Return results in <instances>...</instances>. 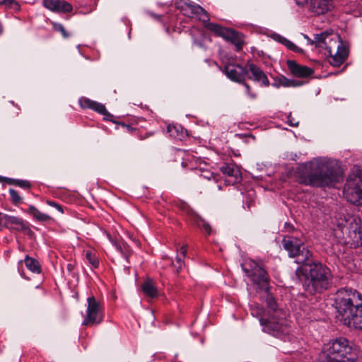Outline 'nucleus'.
I'll return each instance as SVG.
<instances>
[{
	"mask_svg": "<svg viewBox=\"0 0 362 362\" xmlns=\"http://www.w3.org/2000/svg\"><path fill=\"white\" fill-rule=\"evenodd\" d=\"M282 245L289 257L296 258L295 262L300 264L296 270V275L305 291L315 295L328 289L332 279L331 271L315 259L312 251L293 237L284 238Z\"/></svg>",
	"mask_w": 362,
	"mask_h": 362,
	"instance_id": "f257e3e1",
	"label": "nucleus"
},
{
	"mask_svg": "<svg viewBox=\"0 0 362 362\" xmlns=\"http://www.w3.org/2000/svg\"><path fill=\"white\" fill-rule=\"evenodd\" d=\"M339 321L351 329H362V294L352 288H341L334 296Z\"/></svg>",
	"mask_w": 362,
	"mask_h": 362,
	"instance_id": "f03ea898",
	"label": "nucleus"
},
{
	"mask_svg": "<svg viewBox=\"0 0 362 362\" xmlns=\"http://www.w3.org/2000/svg\"><path fill=\"white\" fill-rule=\"evenodd\" d=\"M299 174L300 183L316 187H334L343 180L339 168L318 160L306 164Z\"/></svg>",
	"mask_w": 362,
	"mask_h": 362,
	"instance_id": "7ed1b4c3",
	"label": "nucleus"
},
{
	"mask_svg": "<svg viewBox=\"0 0 362 362\" xmlns=\"http://www.w3.org/2000/svg\"><path fill=\"white\" fill-rule=\"evenodd\" d=\"M311 45L325 49V54L328 57L329 64L333 66L341 65L348 57V50L341 41L340 37L327 32L315 34Z\"/></svg>",
	"mask_w": 362,
	"mask_h": 362,
	"instance_id": "20e7f679",
	"label": "nucleus"
},
{
	"mask_svg": "<svg viewBox=\"0 0 362 362\" xmlns=\"http://www.w3.org/2000/svg\"><path fill=\"white\" fill-rule=\"evenodd\" d=\"M263 298H264L270 315L268 320L263 318L259 319L260 324L263 327V331L273 335H278L280 333L286 332V313L278 308L274 296L269 291L268 287H267L264 291Z\"/></svg>",
	"mask_w": 362,
	"mask_h": 362,
	"instance_id": "39448f33",
	"label": "nucleus"
},
{
	"mask_svg": "<svg viewBox=\"0 0 362 362\" xmlns=\"http://www.w3.org/2000/svg\"><path fill=\"white\" fill-rule=\"evenodd\" d=\"M358 351L344 337H339L328 343L320 356L319 362H342L349 358L358 357Z\"/></svg>",
	"mask_w": 362,
	"mask_h": 362,
	"instance_id": "423d86ee",
	"label": "nucleus"
},
{
	"mask_svg": "<svg viewBox=\"0 0 362 362\" xmlns=\"http://www.w3.org/2000/svg\"><path fill=\"white\" fill-rule=\"evenodd\" d=\"M344 193L347 200L355 204L362 205V170H357L346 180Z\"/></svg>",
	"mask_w": 362,
	"mask_h": 362,
	"instance_id": "0eeeda50",
	"label": "nucleus"
},
{
	"mask_svg": "<svg viewBox=\"0 0 362 362\" xmlns=\"http://www.w3.org/2000/svg\"><path fill=\"white\" fill-rule=\"evenodd\" d=\"M87 309L83 326H94L100 324L104 318V308L102 302L98 300L94 296L87 298Z\"/></svg>",
	"mask_w": 362,
	"mask_h": 362,
	"instance_id": "6e6552de",
	"label": "nucleus"
},
{
	"mask_svg": "<svg viewBox=\"0 0 362 362\" xmlns=\"http://www.w3.org/2000/svg\"><path fill=\"white\" fill-rule=\"evenodd\" d=\"M243 269L252 282L260 288L267 287L269 281V276L265 269L255 262L250 260L245 262L243 264Z\"/></svg>",
	"mask_w": 362,
	"mask_h": 362,
	"instance_id": "1a4fd4ad",
	"label": "nucleus"
},
{
	"mask_svg": "<svg viewBox=\"0 0 362 362\" xmlns=\"http://www.w3.org/2000/svg\"><path fill=\"white\" fill-rule=\"evenodd\" d=\"M224 73L228 78L237 83H243L247 91V94L252 98H256V94L250 93V86L245 83L248 71L246 68L238 64H227L224 66Z\"/></svg>",
	"mask_w": 362,
	"mask_h": 362,
	"instance_id": "9d476101",
	"label": "nucleus"
},
{
	"mask_svg": "<svg viewBox=\"0 0 362 362\" xmlns=\"http://www.w3.org/2000/svg\"><path fill=\"white\" fill-rule=\"evenodd\" d=\"M225 177V182L228 185H233L242 180V173L238 166L235 164H225L220 168Z\"/></svg>",
	"mask_w": 362,
	"mask_h": 362,
	"instance_id": "9b49d317",
	"label": "nucleus"
},
{
	"mask_svg": "<svg viewBox=\"0 0 362 362\" xmlns=\"http://www.w3.org/2000/svg\"><path fill=\"white\" fill-rule=\"evenodd\" d=\"M42 5L54 13H67L73 11V6L64 0H42Z\"/></svg>",
	"mask_w": 362,
	"mask_h": 362,
	"instance_id": "f8f14e48",
	"label": "nucleus"
},
{
	"mask_svg": "<svg viewBox=\"0 0 362 362\" xmlns=\"http://www.w3.org/2000/svg\"><path fill=\"white\" fill-rule=\"evenodd\" d=\"M79 104L82 108H89L103 115L105 119L110 120V117H113V115L107 112L105 106L102 103L83 97L79 99Z\"/></svg>",
	"mask_w": 362,
	"mask_h": 362,
	"instance_id": "ddd939ff",
	"label": "nucleus"
},
{
	"mask_svg": "<svg viewBox=\"0 0 362 362\" xmlns=\"http://www.w3.org/2000/svg\"><path fill=\"white\" fill-rule=\"evenodd\" d=\"M333 8L332 0H310L309 10L316 15H322Z\"/></svg>",
	"mask_w": 362,
	"mask_h": 362,
	"instance_id": "4468645a",
	"label": "nucleus"
},
{
	"mask_svg": "<svg viewBox=\"0 0 362 362\" xmlns=\"http://www.w3.org/2000/svg\"><path fill=\"white\" fill-rule=\"evenodd\" d=\"M182 11L184 14L189 17L197 16L203 21L209 20L206 11L199 5L185 3Z\"/></svg>",
	"mask_w": 362,
	"mask_h": 362,
	"instance_id": "2eb2a0df",
	"label": "nucleus"
},
{
	"mask_svg": "<svg viewBox=\"0 0 362 362\" xmlns=\"http://www.w3.org/2000/svg\"><path fill=\"white\" fill-rule=\"evenodd\" d=\"M287 65L291 74L296 77L306 78L314 73L313 69L298 64L293 60H288Z\"/></svg>",
	"mask_w": 362,
	"mask_h": 362,
	"instance_id": "dca6fc26",
	"label": "nucleus"
},
{
	"mask_svg": "<svg viewBox=\"0 0 362 362\" xmlns=\"http://www.w3.org/2000/svg\"><path fill=\"white\" fill-rule=\"evenodd\" d=\"M190 35L193 40V45L203 49L208 48V44L211 42V38L202 30L198 28H192Z\"/></svg>",
	"mask_w": 362,
	"mask_h": 362,
	"instance_id": "f3484780",
	"label": "nucleus"
},
{
	"mask_svg": "<svg viewBox=\"0 0 362 362\" xmlns=\"http://www.w3.org/2000/svg\"><path fill=\"white\" fill-rule=\"evenodd\" d=\"M248 69L252 76H249L248 78L253 80L256 82L261 83L262 86H268L269 85V79L264 71L254 64H250L248 66Z\"/></svg>",
	"mask_w": 362,
	"mask_h": 362,
	"instance_id": "a211bd4d",
	"label": "nucleus"
},
{
	"mask_svg": "<svg viewBox=\"0 0 362 362\" xmlns=\"http://www.w3.org/2000/svg\"><path fill=\"white\" fill-rule=\"evenodd\" d=\"M8 222L6 228L18 230V231H26L31 232L28 223L21 218L9 216L8 218Z\"/></svg>",
	"mask_w": 362,
	"mask_h": 362,
	"instance_id": "6ab92c4d",
	"label": "nucleus"
},
{
	"mask_svg": "<svg viewBox=\"0 0 362 362\" xmlns=\"http://www.w3.org/2000/svg\"><path fill=\"white\" fill-rule=\"evenodd\" d=\"M223 39L233 44L236 47L237 50L241 49L244 45L243 36L234 30L228 29Z\"/></svg>",
	"mask_w": 362,
	"mask_h": 362,
	"instance_id": "aec40b11",
	"label": "nucleus"
},
{
	"mask_svg": "<svg viewBox=\"0 0 362 362\" xmlns=\"http://www.w3.org/2000/svg\"><path fill=\"white\" fill-rule=\"evenodd\" d=\"M303 81L296 79H288L284 76L276 77L272 86L276 88L283 87H298L303 86Z\"/></svg>",
	"mask_w": 362,
	"mask_h": 362,
	"instance_id": "412c9836",
	"label": "nucleus"
},
{
	"mask_svg": "<svg viewBox=\"0 0 362 362\" xmlns=\"http://www.w3.org/2000/svg\"><path fill=\"white\" fill-rule=\"evenodd\" d=\"M187 255V247L186 245H182L180 247V253L177 255L175 261L172 262V266L175 268V271L176 273H179L182 267L185 266V262L183 259Z\"/></svg>",
	"mask_w": 362,
	"mask_h": 362,
	"instance_id": "4be33fe9",
	"label": "nucleus"
},
{
	"mask_svg": "<svg viewBox=\"0 0 362 362\" xmlns=\"http://www.w3.org/2000/svg\"><path fill=\"white\" fill-rule=\"evenodd\" d=\"M25 211L33 216V217L37 221L45 222L51 219V217L49 215L42 213L32 205L30 206L27 210H25Z\"/></svg>",
	"mask_w": 362,
	"mask_h": 362,
	"instance_id": "5701e85b",
	"label": "nucleus"
},
{
	"mask_svg": "<svg viewBox=\"0 0 362 362\" xmlns=\"http://www.w3.org/2000/svg\"><path fill=\"white\" fill-rule=\"evenodd\" d=\"M142 290L145 295L149 298H153L157 296L158 290L153 282L150 279L144 281L142 285Z\"/></svg>",
	"mask_w": 362,
	"mask_h": 362,
	"instance_id": "b1692460",
	"label": "nucleus"
},
{
	"mask_svg": "<svg viewBox=\"0 0 362 362\" xmlns=\"http://www.w3.org/2000/svg\"><path fill=\"white\" fill-rule=\"evenodd\" d=\"M26 267L31 272L37 274L41 272L40 264L37 260L27 255L25 258Z\"/></svg>",
	"mask_w": 362,
	"mask_h": 362,
	"instance_id": "393cba45",
	"label": "nucleus"
},
{
	"mask_svg": "<svg viewBox=\"0 0 362 362\" xmlns=\"http://www.w3.org/2000/svg\"><path fill=\"white\" fill-rule=\"evenodd\" d=\"M206 28L210 31L216 34L218 36H221L223 38L224 37L227 30H228V28H223L220 25L214 23H208L206 25Z\"/></svg>",
	"mask_w": 362,
	"mask_h": 362,
	"instance_id": "a878e982",
	"label": "nucleus"
},
{
	"mask_svg": "<svg viewBox=\"0 0 362 362\" xmlns=\"http://www.w3.org/2000/svg\"><path fill=\"white\" fill-rule=\"evenodd\" d=\"M279 42L283 44L284 46H286L288 49L296 52V53H303V49L298 47H297L293 42L290 41L289 40L281 37L279 38Z\"/></svg>",
	"mask_w": 362,
	"mask_h": 362,
	"instance_id": "bb28decb",
	"label": "nucleus"
},
{
	"mask_svg": "<svg viewBox=\"0 0 362 362\" xmlns=\"http://www.w3.org/2000/svg\"><path fill=\"white\" fill-rule=\"evenodd\" d=\"M7 182L11 185H15L23 189H29L31 187L30 182L28 180L7 179Z\"/></svg>",
	"mask_w": 362,
	"mask_h": 362,
	"instance_id": "cd10ccee",
	"label": "nucleus"
},
{
	"mask_svg": "<svg viewBox=\"0 0 362 362\" xmlns=\"http://www.w3.org/2000/svg\"><path fill=\"white\" fill-rule=\"evenodd\" d=\"M86 257L89 263L94 267L97 268L99 266V259L94 252L90 250L86 251Z\"/></svg>",
	"mask_w": 362,
	"mask_h": 362,
	"instance_id": "c85d7f7f",
	"label": "nucleus"
},
{
	"mask_svg": "<svg viewBox=\"0 0 362 362\" xmlns=\"http://www.w3.org/2000/svg\"><path fill=\"white\" fill-rule=\"evenodd\" d=\"M9 194L11 196V199L13 204L18 205L20 203L22 202L23 199L19 195L18 192L16 190L13 189H10Z\"/></svg>",
	"mask_w": 362,
	"mask_h": 362,
	"instance_id": "c756f323",
	"label": "nucleus"
},
{
	"mask_svg": "<svg viewBox=\"0 0 362 362\" xmlns=\"http://www.w3.org/2000/svg\"><path fill=\"white\" fill-rule=\"evenodd\" d=\"M53 28L54 29V30L61 33L63 37L64 38H68L70 36V35L66 32L64 25L61 23H53Z\"/></svg>",
	"mask_w": 362,
	"mask_h": 362,
	"instance_id": "7c9ffc66",
	"label": "nucleus"
},
{
	"mask_svg": "<svg viewBox=\"0 0 362 362\" xmlns=\"http://www.w3.org/2000/svg\"><path fill=\"white\" fill-rule=\"evenodd\" d=\"M199 226L206 233L207 235H210L211 233V226L204 220L201 219L199 223Z\"/></svg>",
	"mask_w": 362,
	"mask_h": 362,
	"instance_id": "2f4dec72",
	"label": "nucleus"
},
{
	"mask_svg": "<svg viewBox=\"0 0 362 362\" xmlns=\"http://www.w3.org/2000/svg\"><path fill=\"white\" fill-rule=\"evenodd\" d=\"M252 314L253 315H256L257 317L262 316V315L264 313V309L262 306L259 305H254L252 308Z\"/></svg>",
	"mask_w": 362,
	"mask_h": 362,
	"instance_id": "473e14b6",
	"label": "nucleus"
},
{
	"mask_svg": "<svg viewBox=\"0 0 362 362\" xmlns=\"http://www.w3.org/2000/svg\"><path fill=\"white\" fill-rule=\"evenodd\" d=\"M8 218H9V215L0 213V225L6 227L8 220Z\"/></svg>",
	"mask_w": 362,
	"mask_h": 362,
	"instance_id": "72a5a7b5",
	"label": "nucleus"
},
{
	"mask_svg": "<svg viewBox=\"0 0 362 362\" xmlns=\"http://www.w3.org/2000/svg\"><path fill=\"white\" fill-rule=\"evenodd\" d=\"M288 122L289 125L292 127H298L299 124V122L296 120L295 118H293L291 116V114H289V115L288 116Z\"/></svg>",
	"mask_w": 362,
	"mask_h": 362,
	"instance_id": "f704fd0d",
	"label": "nucleus"
},
{
	"mask_svg": "<svg viewBox=\"0 0 362 362\" xmlns=\"http://www.w3.org/2000/svg\"><path fill=\"white\" fill-rule=\"evenodd\" d=\"M202 176H203L204 178H206L208 180H211V178H213L214 180H216V176L213 173H211L209 171L203 172V174H202Z\"/></svg>",
	"mask_w": 362,
	"mask_h": 362,
	"instance_id": "c9c22d12",
	"label": "nucleus"
},
{
	"mask_svg": "<svg viewBox=\"0 0 362 362\" xmlns=\"http://www.w3.org/2000/svg\"><path fill=\"white\" fill-rule=\"evenodd\" d=\"M47 204L51 206L57 208L59 211L63 212L62 206L59 205L58 203L50 200H47Z\"/></svg>",
	"mask_w": 362,
	"mask_h": 362,
	"instance_id": "e433bc0d",
	"label": "nucleus"
},
{
	"mask_svg": "<svg viewBox=\"0 0 362 362\" xmlns=\"http://www.w3.org/2000/svg\"><path fill=\"white\" fill-rule=\"evenodd\" d=\"M3 4H8L9 6H12L13 4L18 6L15 0H4Z\"/></svg>",
	"mask_w": 362,
	"mask_h": 362,
	"instance_id": "4c0bfd02",
	"label": "nucleus"
},
{
	"mask_svg": "<svg viewBox=\"0 0 362 362\" xmlns=\"http://www.w3.org/2000/svg\"><path fill=\"white\" fill-rule=\"evenodd\" d=\"M180 206V208L182 210H183V211H185L188 212V211H189V206H187V204H185V203H181V204H180V206Z\"/></svg>",
	"mask_w": 362,
	"mask_h": 362,
	"instance_id": "58836bf2",
	"label": "nucleus"
},
{
	"mask_svg": "<svg viewBox=\"0 0 362 362\" xmlns=\"http://www.w3.org/2000/svg\"><path fill=\"white\" fill-rule=\"evenodd\" d=\"M112 117H110V121H112ZM112 122H113L114 123H115V124H118V125H120L121 127H124V128H125V127H127V124H126L125 123L122 122H117L113 121V120H112Z\"/></svg>",
	"mask_w": 362,
	"mask_h": 362,
	"instance_id": "ea45409f",
	"label": "nucleus"
},
{
	"mask_svg": "<svg viewBox=\"0 0 362 362\" xmlns=\"http://www.w3.org/2000/svg\"><path fill=\"white\" fill-rule=\"evenodd\" d=\"M342 362H359L357 360V357L349 358L348 360L342 361Z\"/></svg>",
	"mask_w": 362,
	"mask_h": 362,
	"instance_id": "a19ab883",
	"label": "nucleus"
},
{
	"mask_svg": "<svg viewBox=\"0 0 362 362\" xmlns=\"http://www.w3.org/2000/svg\"><path fill=\"white\" fill-rule=\"evenodd\" d=\"M125 129H127V131L128 132H132L133 131H135L136 129L135 128H133L132 127H131L130 125L127 124V127H125Z\"/></svg>",
	"mask_w": 362,
	"mask_h": 362,
	"instance_id": "79ce46f5",
	"label": "nucleus"
},
{
	"mask_svg": "<svg viewBox=\"0 0 362 362\" xmlns=\"http://www.w3.org/2000/svg\"><path fill=\"white\" fill-rule=\"evenodd\" d=\"M175 127H171V126H168L167 129H168V132L171 134L172 132L175 129Z\"/></svg>",
	"mask_w": 362,
	"mask_h": 362,
	"instance_id": "37998d69",
	"label": "nucleus"
},
{
	"mask_svg": "<svg viewBox=\"0 0 362 362\" xmlns=\"http://www.w3.org/2000/svg\"><path fill=\"white\" fill-rule=\"evenodd\" d=\"M7 179H8V178H4V177H3L0 176V182H3V180H7Z\"/></svg>",
	"mask_w": 362,
	"mask_h": 362,
	"instance_id": "c03bdc74",
	"label": "nucleus"
},
{
	"mask_svg": "<svg viewBox=\"0 0 362 362\" xmlns=\"http://www.w3.org/2000/svg\"><path fill=\"white\" fill-rule=\"evenodd\" d=\"M67 267H68V269H69V271H71V270L72 269V266H71V264H68V266H67Z\"/></svg>",
	"mask_w": 362,
	"mask_h": 362,
	"instance_id": "a18cd8bd",
	"label": "nucleus"
},
{
	"mask_svg": "<svg viewBox=\"0 0 362 362\" xmlns=\"http://www.w3.org/2000/svg\"><path fill=\"white\" fill-rule=\"evenodd\" d=\"M3 27L2 25L0 23V34L2 33Z\"/></svg>",
	"mask_w": 362,
	"mask_h": 362,
	"instance_id": "49530a36",
	"label": "nucleus"
},
{
	"mask_svg": "<svg viewBox=\"0 0 362 362\" xmlns=\"http://www.w3.org/2000/svg\"><path fill=\"white\" fill-rule=\"evenodd\" d=\"M124 257H125L126 259L128 261V258H129L128 255H125Z\"/></svg>",
	"mask_w": 362,
	"mask_h": 362,
	"instance_id": "de8ad7c7",
	"label": "nucleus"
}]
</instances>
